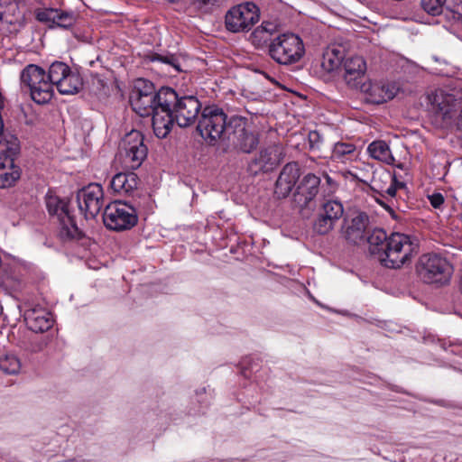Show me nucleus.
Listing matches in <instances>:
<instances>
[{
	"label": "nucleus",
	"mask_w": 462,
	"mask_h": 462,
	"mask_svg": "<svg viewBox=\"0 0 462 462\" xmlns=\"http://www.w3.org/2000/svg\"><path fill=\"white\" fill-rule=\"evenodd\" d=\"M161 100L165 112L162 117L158 114L155 117L158 138H165L174 124L182 128L190 126L202 111L201 103L197 97L181 96L171 88H169L166 94L161 97Z\"/></svg>",
	"instance_id": "nucleus-1"
},
{
	"label": "nucleus",
	"mask_w": 462,
	"mask_h": 462,
	"mask_svg": "<svg viewBox=\"0 0 462 462\" xmlns=\"http://www.w3.org/2000/svg\"><path fill=\"white\" fill-rule=\"evenodd\" d=\"M70 68L62 61L51 64L46 75L45 70L38 65H27L21 73V81L30 89L32 99L40 105L49 103L53 97V87L70 72Z\"/></svg>",
	"instance_id": "nucleus-2"
},
{
	"label": "nucleus",
	"mask_w": 462,
	"mask_h": 462,
	"mask_svg": "<svg viewBox=\"0 0 462 462\" xmlns=\"http://www.w3.org/2000/svg\"><path fill=\"white\" fill-rule=\"evenodd\" d=\"M418 249L419 243L414 236L403 233H393L389 236L388 243L379 262L386 268L398 269L410 262Z\"/></svg>",
	"instance_id": "nucleus-3"
},
{
	"label": "nucleus",
	"mask_w": 462,
	"mask_h": 462,
	"mask_svg": "<svg viewBox=\"0 0 462 462\" xmlns=\"http://www.w3.org/2000/svg\"><path fill=\"white\" fill-rule=\"evenodd\" d=\"M45 204L51 217L56 218L60 225L58 236L62 242L82 238L83 232L76 223L69 200L49 191L45 196Z\"/></svg>",
	"instance_id": "nucleus-4"
},
{
	"label": "nucleus",
	"mask_w": 462,
	"mask_h": 462,
	"mask_svg": "<svg viewBox=\"0 0 462 462\" xmlns=\"http://www.w3.org/2000/svg\"><path fill=\"white\" fill-rule=\"evenodd\" d=\"M370 189L374 193L375 201L383 207L393 218H396L395 208H399L397 190L404 189L405 183L399 181L395 174L389 171H379L373 173Z\"/></svg>",
	"instance_id": "nucleus-5"
},
{
	"label": "nucleus",
	"mask_w": 462,
	"mask_h": 462,
	"mask_svg": "<svg viewBox=\"0 0 462 462\" xmlns=\"http://www.w3.org/2000/svg\"><path fill=\"white\" fill-rule=\"evenodd\" d=\"M415 268L419 279L423 283L436 287L448 284L453 273L450 263L435 253L420 255Z\"/></svg>",
	"instance_id": "nucleus-6"
},
{
	"label": "nucleus",
	"mask_w": 462,
	"mask_h": 462,
	"mask_svg": "<svg viewBox=\"0 0 462 462\" xmlns=\"http://www.w3.org/2000/svg\"><path fill=\"white\" fill-rule=\"evenodd\" d=\"M230 117L223 109L216 106H208L202 109L197 130L201 137L213 145L221 139H230L232 130H229Z\"/></svg>",
	"instance_id": "nucleus-7"
},
{
	"label": "nucleus",
	"mask_w": 462,
	"mask_h": 462,
	"mask_svg": "<svg viewBox=\"0 0 462 462\" xmlns=\"http://www.w3.org/2000/svg\"><path fill=\"white\" fill-rule=\"evenodd\" d=\"M305 54L303 41L292 32H284L274 37L269 46L268 55L278 64L292 65Z\"/></svg>",
	"instance_id": "nucleus-8"
},
{
	"label": "nucleus",
	"mask_w": 462,
	"mask_h": 462,
	"mask_svg": "<svg viewBox=\"0 0 462 462\" xmlns=\"http://www.w3.org/2000/svg\"><path fill=\"white\" fill-rule=\"evenodd\" d=\"M103 221L108 229L124 231L134 227L138 217L134 205L116 200L105 208Z\"/></svg>",
	"instance_id": "nucleus-9"
},
{
	"label": "nucleus",
	"mask_w": 462,
	"mask_h": 462,
	"mask_svg": "<svg viewBox=\"0 0 462 462\" xmlns=\"http://www.w3.org/2000/svg\"><path fill=\"white\" fill-rule=\"evenodd\" d=\"M20 153V143L17 138L8 142L5 150L0 151V189H7L15 185L22 174V170L15 163Z\"/></svg>",
	"instance_id": "nucleus-10"
},
{
	"label": "nucleus",
	"mask_w": 462,
	"mask_h": 462,
	"mask_svg": "<svg viewBox=\"0 0 462 462\" xmlns=\"http://www.w3.org/2000/svg\"><path fill=\"white\" fill-rule=\"evenodd\" d=\"M260 17L258 6L253 2L233 6L226 14L225 23L229 32L249 31Z\"/></svg>",
	"instance_id": "nucleus-11"
},
{
	"label": "nucleus",
	"mask_w": 462,
	"mask_h": 462,
	"mask_svg": "<svg viewBox=\"0 0 462 462\" xmlns=\"http://www.w3.org/2000/svg\"><path fill=\"white\" fill-rule=\"evenodd\" d=\"M124 163L125 167L136 170L147 158L148 148L144 143V137L140 131L133 130L122 140Z\"/></svg>",
	"instance_id": "nucleus-12"
},
{
	"label": "nucleus",
	"mask_w": 462,
	"mask_h": 462,
	"mask_svg": "<svg viewBox=\"0 0 462 462\" xmlns=\"http://www.w3.org/2000/svg\"><path fill=\"white\" fill-rule=\"evenodd\" d=\"M169 88H162L157 91V95L155 96H145L139 94L130 95L129 101L132 106V109L140 116H152V125L154 132V134L157 136V126L155 125V117L157 114L162 117L163 115L164 106L162 104V100H161V97L163 94H166Z\"/></svg>",
	"instance_id": "nucleus-13"
},
{
	"label": "nucleus",
	"mask_w": 462,
	"mask_h": 462,
	"mask_svg": "<svg viewBox=\"0 0 462 462\" xmlns=\"http://www.w3.org/2000/svg\"><path fill=\"white\" fill-rule=\"evenodd\" d=\"M79 210L85 217L94 218L101 211L104 205V191L100 184L91 183L77 193Z\"/></svg>",
	"instance_id": "nucleus-14"
},
{
	"label": "nucleus",
	"mask_w": 462,
	"mask_h": 462,
	"mask_svg": "<svg viewBox=\"0 0 462 462\" xmlns=\"http://www.w3.org/2000/svg\"><path fill=\"white\" fill-rule=\"evenodd\" d=\"M283 157L284 150L281 144L265 147L251 160L248 171L253 175L273 171L282 162Z\"/></svg>",
	"instance_id": "nucleus-15"
},
{
	"label": "nucleus",
	"mask_w": 462,
	"mask_h": 462,
	"mask_svg": "<svg viewBox=\"0 0 462 462\" xmlns=\"http://www.w3.org/2000/svg\"><path fill=\"white\" fill-rule=\"evenodd\" d=\"M247 119L239 116H230L229 130L230 139L236 147L244 152H251L258 145L259 140L256 134L247 131Z\"/></svg>",
	"instance_id": "nucleus-16"
},
{
	"label": "nucleus",
	"mask_w": 462,
	"mask_h": 462,
	"mask_svg": "<svg viewBox=\"0 0 462 462\" xmlns=\"http://www.w3.org/2000/svg\"><path fill=\"white\" fill-rule=\"evenodd\" d=\"M320 178L314 173H308L299 181L293 193V203L300 208L310 206L319 194Z\"/></svg>",
	"instance_id": "nucleus-17"
},
{
	"label": "nucleus",
	"mask_w": 462,
	"mask_h": 462,
	"mask_svg": "<svg viewBox=\"0 0 462 462\" xmlns=\"http://www.w3.org/2000/svg\"><path fill=\"white\" fill-rule=\"evenodd\" d=\"M369 217L365 212H358L351 218H345L342 233L346 240L354 245H358L365 240Z\"/></svg>",
	"instance_id": "nucleus-18"
},
{
	"label": "nucleus",
	"mask_w": 462,
	"mask_h": 462,
	"mask_svg": "<svg viewBox=\"0 0 462 462\" xmlns=\"http://www.w3.org/2000/svg\"><path fill=\"white\" fill-rule=\"evenodd\" d=\"M300 176V165L296 162H288L282 169L275 182L274 194L278 199L288 197Z\"/></svg>",
	"instance_id": "nucleus-19"
},
{
	"label": "nucleus",
	"mask_w": 462,
	"mask_h": 462,
	"mask_svg": "<svg viewBox=\"0 0 462 462\" xmlns=\"http://www.w3.org/2000/svg\"><path fill=\"white\" fill-rule=\"evenodd\" d=\"M141 180L134 171L118 172L110 180V188L115 194L125 197L140 195L139 186Z\"/></svg>",
	"instance_id": "nucleus-20"
},
{
	"label": "nucleus",
	"mask_w": 462,
	"mask_h": 462,
	"mask_svg": "<svg viewBox=\"0 0 462 462\" xmlns=\"http://www.w3.org/2000/svg\"><path fill=\"white\" fill-rule=\"evenodd\" d=\"M78 15L74 12L63 11L59 9H43L36 13V19L39 22L50 23L49 27L69 29L77 22Z\"/></svg>",
	"instance_id": "nucleus-21"
},
{
	"label": "nucleus",
	"mask_w": 462,
	"mask_h": 462,
	"mask_svg": "<svg viewBox=\"0 0 462 462\" xmlns=\"http://www.w3.org/2000/svg\"><path fill=\"white\" fill-rule=\"evenodd\" d=\"M24 320L28 328L36 333L47 331L54 323L51 313L39 305L25 310Z\"/></svg>",
	"instance_id": "nucleus-22"
},
{
	"label": "nucleus",
	"mask_w": 462,
	"mask_h": 462,
	"mask_svg": "<svg viewBox=\"0 0 462 462\" xmlns=\"http://www.w3.org/2000/svg\"><path fill=\"white\" fill-rule=\"evenodd\" d=\"M344 79L350 87H356L366 71V62L361 56L349 57L343 61Z\"/></svg>",
	"instance_id": "nucleus-23"
},
{
	"label": "nucleus",
	"mask_w": 462,
	"mask_h": 462,
	"mask_svg": "<svg viewBox=\"0 0 462 462\" xmlns=\"http://www.w3.org/2000/svg\"><path fill=\"white\" fill-rule=\"evenodd\" d=\"M277 32V24L272 22H263L262 24L256 27L250 35V40L253 45L257 49H263L269 46Z\"/></svg>",
	"instance_id": "nucleus-24"
},
{
	"label": "nucleus",
	"mask_w": 462,
	"mask_h": 462,
	"mask_svg": "<svg viewBox=\"0 0 462 462\" xmlns=\"http://www.w3.org/2000/svg\"><path fill=\"white\" fill-rule=\"evenodd\" d=\"M399 88L395 83L372 84L369 88V102L383 104L393 99L398 93Z\"/></svg>",
	"instance_id": "nucleus-25"
},
{
	"label": "nucleus",
	"mask_w": 462,
	"mask_h": 462,
	"mask_svg": "<svg viewBox=\"0 0 462 462\" xmlns=\"http://www.w3.org/2000/svg\"><path fill=\"white\" fill-rule=\"evenodd\" d=\"M344 61V53L337 47L328 48L322 55L320 66L325 72L337 70Z\"/></svg>",
	"instance_id": "nucleus-26"
},
{
	"label": "nucleus",
	"mask_w": 462,
	"mask_h": 462,
	"mask_svg": "<svg viewBox=\"0 0 462 462\" xmlns=\"http://www.w3.org/2000/svg\"><path fill=\"white\" fill-rule=\"evenodd\" d=\"M367 152L372 158L389 165L393 164L395 161L389 145L382 140L372 142L367 147Z\"/></svg>",
	"instance_id": "nucleus-27"
},
{
	"label": "nucleus",
	"mask_w": 462,
	"mask_h": 462,
	"mask_svg": "<svg viewBox=\"0 0 462 462\" xmlns=\"http://www.w3.org/2000/svg\"><path fill=\"white\" fill-rule=\"evenodd\" d=\"M389 236L386 232L381 228H375L369 234L365 239L369 244V251L372 254L376 255L380 261L382 253L383 252Z\"/></svg>",
	"instance_id": "nucleus-28"
},
{
	"label": "nucleus",
	"mask_w": 462,
	"mask_h": 462,
	"mask_svg": "<svg viewBox=\"0 0 462 462\" xmlns=\"http://www.w3.org/2000/svg\"><path fill=\"white\" fill-rule=\"evenodd\" d=\"M83 80L80 75L70 69L65 78L56 87L61 95H74L82 88Z\"/></svg>",
	"instance_id": "nucleus-29"
},
{
	"label": "nucleus",
	"mask_w": 462,
	"mask_h": 462,
	"mask_svg": "<svg viewBox=\"0 0 462 462\" xmlns=\"http://www.w3.org/2000/svg\"><path fill=\"white\" fill-rule=\"evenodd\" d=\"M356 146L352 143L338 142L335 143L331 153V160L346 163L356 156Z\"/></svg>",
	"instance_id": "nucleus-30"
},
{
	"label": "nucleus",
	"mask_w": 462,
	"mask_h": 462,
	"mask_svg": "<svg viewBox=\"0 0 462 462\" xmlns=\"http://www.w3.org/2000/svg\"><path fill=\"white\" fill-rule=\"evenodd\" d=\"M21 369V362L16 356L6 354L0 357V370L7 374H15Z\"/></svg>",
	"instance_id": "nucleus-31"
},
{
	"label": "nucleus",
	"mask_w": 462,
	"mask_h": 462,
	"mask_svg": "<svg viewBox=\"0 0 462 462\" xmlns=\"http://www.w3.org/2000/svg\"><path fill=\"white\" fill-rule=\"evenodd\" d=\"M429 101L437 113H441L444 115L449 113V107L453 102V100H450V98L445 96L442 92H439L431 96Z\"/></svg>",
	"instance_id": "nucleus-32"
},
{
	"label": "nucleus",
	"mask_w": 462,
	"mask_h": 462,
	"mask_svg": "<svg viewBox=\"0 0 462 462\" xmlns=\"http://www.w3.org/2000/svg\"><path fill=\"white\" fill-rule=\"evenodd\" d=\"M344 213L343 205L337 200H328L323 204L321 214L333 221L338 220Z\"/></svg>",
	"instance_id": "nucleus-33"
},
{
	"label": "nucleus",
	"mask_w": 462,
	"mask_h": 462,
	"mask_svg": "<svg viewBox=\"0 0 462 462\" xmlns=\"http://www.w3.org/2000/svg\"><path fill=\"white\" fill-rule=\"evenodd\" d=\"M139 94L152 97L157 95V91H155V87L152 82L144 79H138L130 95L138 96Z\"/></svg>",
	"instance_id": "nucleus-34"
},
{
	"label": "nucleus",
	"mask_w": 462,
	"mask_h": 462,
	"mask_svg": "<svg viewBox=\"0 0 462 462\" xmlns=\"http://www.w3.org/2000/svg\"><path fill=\"white\" fill-rule=\"evenodd\" d=\"M446 1L447 0H421L420 5L427 14L437 16L442 14Z\"/></svg>",
	"instance_id": "nucleus-35"
},
{
	"label": "nucleus",
	"mask_w": 462,
	"mask_h": 462,
	"mask_svg": "<svg viewBox=\"0 0 462 462\" xmlns=\"http://www.w3.org/2000/svg\"><path fill=\"white\" fill-rule=\"evenodd\" d=\"M335 221L320 213L314 224V230L320 235L328 234L334 226Z\"/></svg>",
	"instance_id": "nucleus-36"
},
{
	"label": "nucleus",
	"mask_w": 462,
	"mask_h": 462,
	"mask_svg": "<svg viewBox=\"0 0 462 462\" xmlns=\"http://www.w3.org/2000/svg\"><path fill=\"white\" fill-rule=\"evenodd\" d=\"M225 0H192V4L203 13H211L219 7Z\"/></svg>",
	"instance_id": "nucleus-37"
},
{
	"label": "nucleus",
	"mask_w": 462,
	"mask_h": 462,
	"mask_svg": "<svg viewBox=\"0 0 462 462\" xmlns=\"http://www.w3.org/2000/svg\"><path fill=\"white\" fill-rule=\"evenodd\" d=\"M310 150H319L322 143V136L319 132L314 130L310 131L308 134Z\"/></svg>",
	"instance_id": "nucleus-38"
},
{
	"label": "nucleus",
	"mask_w": 462,
	"mask_h": 462,
	"mask_svg": "<svg viewBox=\"0 0 462 462\" xmlns=\"http://www.w3.org/2000/svg\"><path fill=\"white\" fill-rule=\"evenodd\" d=\"M449 9L455 19L462 21V0H453V4Z\"/></svg>",
	"instance_id": "nucleus-39"
},
{
	"label": "nucleus",
	"mask_w": 462,
	"mask_h": 462,
	"mask_svg": "<svg viewBox=\"0 0 462 462\" xmlns=\"http://www.w3.org/2000/svg\"><path fill=\"white\" fill-rule=\"evenodd\" d=\"M428 198L430 202V205L434 208H439L444 204L445 201L444 196L439 192L433 193L432 195H430Z\"/></svg>",
	"instance_id": "nucleus-40"
},
{
	"label": "nucleus",
	"mask_w": 462,
	"mask_h": 462,
	"mask_svg": "<svg viewBox=\"0 0 462 462\" xmlns=\"http://www.w3.org/2000/svg\"><path fill=\"white\" fill-rule=\"evenodd\" d=\"M160 62L171 65L179 70L178 59L173 54L162 55Z\"/></svg>",
	"instance_id": "nucleus-41"
},
{
	"label": "nucleus",
	"mask_w": 462,
	"mask_h": 462,
	"mask_svg": "<svg viewBox=\"0 0 462 462\" xmlns=\"http://www.w3.org/2000/svg\"><path fill=\"white\" fill-rule=\"evenodd\" d=\"M162 54H159V53H151L150 55L147 56V58L149 59L150 61L152 62H154V61H161L162 60Z\"/></svg>",
	"instance_id": "nucleus-42"
},
{
	"label": "nucleus",
	"mask_w": 462,
	"mask_h": 462,
	"mask_svg": "<svg viewBox=\"0 0 462 462\" xmlns=\"http://www.w3.org/2000/svg\"><path fill=\"white\" fill-rule=\"evenodd\" d=\"M324 178L326 180L327 184L329 186V188H335L336 182L327 173L324 174Z\"/></svg>",
	"instance_id": "nucleus-43"
},
{
	"label": "nucleus",
	"mask_w": 462,
	"mask_h": 462,
	"mask_svg": "<svg viewBox=\"0 0 462 462\" xmlns=\"http://www.w3.org/2000/svg\"><path fill=\"white\" fill-rule=\"evenodd\" d=\"M241 374L245 377H250L251 376V373L248 371V368L245 366V361H243V363H242Z\"/></svg>",
	"instance_id": "nucleus-44"
},
{
	"label": "nucleus",
	"mask_w": 462,
	"mask_h": 462,
	"mask_svg": "<svg viewBox=\"0 0 462 462\" xmlns=\"http://www.w3.org/2000/svg\"><path fill=\"white\" fill-rule=\"evenodd\" d=\"M14 2H15V0H0V7L7 6L9 5H12ZM2 12L0 11V14Z\"/></svg>",
	"instance_id": "nucleus-45"
},
{
	"label": "nucleus",
	"mask_w": 462,
	"mask_h": 462,
	"mask_svg": "<svg viewBox=\"0 0 462 462\" xmlns=\"http://www.w3.org/2000/svg\"><path fill=\"white\" fill-rule=\"evenodd\" d=\"M457 129L462 132V108H461L460 114L457 117Z\"/></svg>",
	"instance_id": "nucleus-46"
},
{
	"label": "nucleus",
	"mask_w": 462,
	"mask_h": 462,
	"mask_svg": "<svg viewBox=\"0 0 462 462\" xmlns=\"http://www.w3.org/2000/svg\"><path fill=\"white\" fill-rule=\"evenodd\" d=\"M167 1H168V2H170V3H177V2H179L180 0H167Z\"/></svg>",
	"instance_id": "nucleus-47"
},
{
	"label": "nucleus",
	"mask_w": 462,
	"mask_h": 462,
	"mask_svg": "<svg viewBox=\"0 0 462 462\" xmlns=\"http://www.w3.org/2000/svg\"><path fill=\"white\" fill-rule=\"evenodd\" d=\"M2 313H3V306H2V304L0 303V316L2 315Z\"/></svg>",
	"instance_id": "nucleus-48"
},
{
	"label": "nucleus",
	"mask_w": 462,
	"mask_h": 462,
	"mask_svg": "<svg viewBox=\"0 0 462 462\" xmlns=\"http://www.w3.org/2000/svg\"><path fill=\"white\" fill-rule=\"evenodd\" d=\"M397 167L402 169V164H399Z\"/></svg>",
	"instance_id": "nucleus-49"
}]
</instances>
